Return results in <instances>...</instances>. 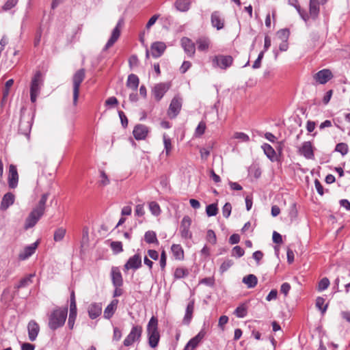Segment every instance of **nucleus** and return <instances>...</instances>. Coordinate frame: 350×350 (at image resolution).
Here are the masks:
<instances>
[{
    "label": "nucleus",
    "instance_id": "obj_1",
    "mask_svg": "<svg viewBox=\"0 0 350 350\" xmlns=\"http://www.w3.org/2000/svg\"><path fill=\"white\" fill-rule=\"evenodd\" d=\"M327 1V0H310L308 13L301 9L297 0H288V3L294 6L301 18L305 22H307L310 18L316 20L318 18L320 12V5L325 4Z\"/></svg>",
    "mask_w": 350,
    "mask_h": 350
},
{
    "label": "nucleus",
    "instance_id": "obj_2",
    "mask_svg": "<svg viewBox=\"0 0 350 350\" xmlns=\"http://www.w3.org/2000/svg\"><path fill=\"white\" fill-rule=\"evenodd\" d=\"M49 194L48 193H44L31 212L25 220V228L28 229L33 227L41 217L44 215L46 207V202L48 200Z\"/></svg>",
    "mask_w": 350,
    "mask_h": 350
},
{
    "label": "nucleus",
    "instance_id": "obj_3",
    "mask_svg": "<svg viewBox=\"0 0 350 350\" xmlns=\"http://www.w3.org/2000/svg\"><path fill=\"white\" fill-rule=\"evenodd\" d=\"M148 342L151 348H156L160 340V333L158 327V319L152 316L148 323L147 327Z\"/></svg>",
    "mask_w": 350,
    "mask_h": 350
},
{
    "label": "nucleus",
    "instance_id": "obj_4",
    "mask_svg": "<svg viewBox=\"0 0 350 350\" xmlns=\"http://www.w3.org/2000/svg\"><path fill=\"white\" fill-rule=\"evenodd\" d=\"M68 314V308H58L53 310L49 317V327L53 330L62 327L66 321Z\"/></svg>",
    "mask_w": 350,
    "mask_h": 350
},
{
    "label": "nucleus",
    "instance_id": "obj_5",
    "mask_svg": "<svg viewBox=\"0 0 350 350\" xmlns=\"http://www.w3.org/2000/svg\"><path fill=\"white\" fill-rule=\"evenodd\" d=\"M85 77V70L84 68H81L76 71L72 76V88H73V105H77L80 85Z\"/></svg>",
    "mask_w": 350,
    "mask_h": 350
},
{
    "label": "nucleus",
    "instance_id": "obj_6",
    "mask_svg": "<svg viewBox=\"0 0 350 350\" xmlns=\"http://www.w3.org/2000/svg\"><path fill=\"white\" fill-rule=\"evenodd\" d=\"M33 114L31 113H25L23 110H21V119L19 122L18 131L19 132L26 136H29L33 121Z\"/></svg>",
    "mask_w": 350,
    "mask_h": 350
},
{
    "label": "nucleus",
    "instance_id": "obj_7",
    "mask_svg": "<svg viewBox=\"0 0 350 350\" xmlns=\"http://www.w3.org/2000/svg\"><path fill=\"white\" fill-rule=\"evenodd\" d=\"M143 328L141 325H133L123 341V345L125 347H130L135 342H139L142 338Z\"/></svg>",
    "mask_w": 350,
    "mask_h": 350
},
{
    "label": "nucleus",
    "instance_id": "obj_8",
    "mask_svg": "<svg viewBox=\"0 0 350 350\" xmlns=\"http://www.w3.org/2000/svg\"><path fill=\"white\" fill-rule=\"evenodd\" d=\"M124 25V20L123 18H120L118 22L117 23L116 27L112 30L110 38H109L108 41L107 42L106 44L103 49V51H107L109 48H111L119 39L120 34H121V30Z\"/></svg>",
    "mask_w": 350,
    "mask_h": 350
},
{
    "label": "nucleus",
    "instance_id": "obj_9",
    "mask_svg": "<svg viewBox=\"0 0 350 350\" xmlns=\"http://www.w3.org/2000/svg\"><path fill=\"white\" fill-rule=\"evenodd\" d=\"M232 62L233 58L230 55H215L212 59V64L214 68H220L224 70L230 67L232 64Z\"/></svg>",
    "mask_w": 350,
    "mask_h": 350
},
{
    "label": "nucleus",
    "instance_id": "obj_10",
    "mask_svg": "<svg viewBox=\"0 0 350 350\" xmlns=\"http://www.w3.org/2000/svg\"><path fill=\"white\" fill-rule=\"evenodd\" d=\"M70 312L68 321V325L70 329H72L77 314L75 295L73 291L70 293Z\"/></svg>",
    "mask_w": 350,
    "mask_h": 350
},
{
    "label": "nucleus",
    "instance_id": "obj_11",
    "mask_svg": "<svg viewBox=\"0 0 350 350\" xmlns=\"http://www.w3.org/2000/svg\"><path fill=\"white\" fill-rule=\"evenodd\" d=\"M182 107V98L178 96H174L167 110L168 116L172 119L176 118L179 113Z\"/></svg>",
    "mask_w": 350,
    "mask_h": 350
},
{
    "label": "nucleus",
    "instance_id": "obj_12",
    "mask_svg": "<svg viewBox=\"0 0 350 350\" xmlns=\"http://www.w3.org/2000/svg\"><path fill=\"white\" fill-rule=\"evenodd\" d=\"M314 147L310 142H304L301 146L299 147L297 152L306 159H314Z\"/></svg>",
    "mask_w": 350,
    "mask_h": 350
},
{
    "label": "nucleus",
    "instance_id": "obj_13",
    "mask_svg": "<svg viewBox=\"0 0 350 350\" xmlns=\"http://www.w3.org/2000/svg\"><path fill=\"white\" fill-rule=\"evenodd\" d=\"M191 224V219L189 216H185L180 224V232L182 238L185 239H191L192 233L189 230Z\"/></svg>",
    "mask_w": 350,
    "mask_h": 350
},
{
    "label": "nucleus",
    "instance_id": "obj_14",
    "mask_svg": "<svg viewBox=\"0 0 350 350\" xmlns=\"http://www.w3.org/2000/svg\"><path fill=\"white\" fill-rule=\"evenodd\" d=\"M142 267V258L139 254L130 257L124 265V271L126 272L129 269L136 270Z\"/></svg>",
    "mask_w": 350,
    "mask_h": 350
},
{
    "label": "nucleus",
    "instance_id": "obj_15",
    "mask_svg": "<svg viewBox=\"0 0 350 350\" xmlns=\"http://www.w3.org/2000/svg\"><path fill=\"white\" fill-rule=\"evenodd\" d=\"M170 85L166 83H160L154 85L152 90V93L154 96V99L157 101H159L165 92L170 89Z\"/></svg>",
    "mask_w": 350,
    "mask_h": 350
},
{
    "label": "nucleus",
    "instance_id": "obj_16",
    "mask_svg": "<svg viewBox=\"0 0 350 350\" xmlns=\"http://www.w3.org/2000/svg\"><path fill=\"white\" fill-rule=\"evenodd\" d=\"M333 77L332 72L329 69H323L317 72L313 78L319 84H325Z\"/></svg>",
    "mask_w": 350,
    "mask_h": 350
},
{
    "label": "nucleus",
    "instance_id": "obj_17",
    "mask_svg": "<svg viewBox=\"0 0 350 350\" xmlns=\"http://www.w3.org/2000/svg\"><path fill=\"white\" fill-rule=\"evenodd\" d=\"M180 42L182 47L187 55L190 57H193L196 53V43L187 37L183 38Z\"/></svg>",
    "mask_w": 350,
    "mask_h": 350
},
{
    "label": "nucleus",
    "instance_id": "obj_18",
    "mask_svg": "<svg viewBox=\"0 0 350 350\" xmlns=\"http://www.w3.org/2000/svg\"><path fill=\"white\" fill-rule=\"evenodd\" d=\"M166 49V44L163 42H154L150 46L151 55L154 58L161 57Z\"/></svg>",
    "mask_w": 350,
    "mask_h": 350
},
{
    "label": "nucleus",
    "instance_id": "obj_19",
    "mask_svg": "<svg viewBox=\"0 0 350 350\" xmlns=\"http://www.w3.org/2000/svg\"><path fill=\"white\" fill-rule=\"evenodd\" d=\"M18 174L15 165H10L9 167L8 185L11 189H14L18 185Z\"/></svg>",
    "mask_w": 350,
    "mask_h": 350
},
{
    "label": "nucleus",
    "instance_id": "obj_20",
    "mask_svg": "<svg viewBox=\"0 0 350 350\" xmlns=\"http://www.w3.org/2000/svg\"><path fill=\"white\" fill-rule=\"evenodd\" d=\"M206 332L202 329L196 336L192 338L186 345L183 350H193L205 336Z\"/></svg>",
    "mask_w": 350,
    "mask_h": 350
},
{
    "label": "nucleus",
    "instance_id": "obj_21",
    "mask_svg": "<svg viewBox=\"0 0 350 350\" xmlns=\"http://www.w3.org/2000/svg\"><path fill=\"white\" fill-rule=\"evenodd\" d=\"M149 132L148 128L144 124H137L134 127L133 134L137 140L144 139Z\"/></svg>",
    "mask_w": 350,
    "mask_h": 350
},
{
    "label": "nucleus",
    "instance_id": "obj_22",
    "mask_svg": "<svg viewBox=\"0 0 350 350\" xmlns=\"http://www.w3.org/2000/svg\"><path fill=\"white\" fill-rule=\"evenodd\" d=\"M27 329L29 339L31 341L36 340L40 332L39 325L34 320H31L28 323Z\"/></svg>",
    "mask_w": 350,
    "mask_h": 350
},
{
    "label": "nucleus",
    "instance_id": "obj_23",
    "mask_svg": "<svg viewBox=\"0 0 350 350\" xmlns=\"http://www.w3.org/2000/svg\"><path fill=\"white\" fill-rule=\"evenodd\" d=\"M38 245V241H36L33 243L26 246L24 248V250L21 252L18 255V258L20 260H24L30 257L33 254H34L37 247Z\"/></svg>",
    "mask_w": 350,
    "mask_h": 350
},
{
    "label": "nucleus",
    "instance_id": "obj_24",
    "mask_svg": "<svg viewBox=\"0 0 350 350\" xmlns=\"http://www.w3.org/2000/svg\"><path fill=\"white\" fill-rule=\"evenodd\" d=\"M89 317L91 319H95L101 314L102 304L100 303H92L88 309Z\"/></svg>",
    "mask_w": 350,
    "mask_h": 350
},
{
    "label": "nucleus",
    "instance_id": "obj_25",
    "mask_svg": "<svg viewBox=\"0 0 350 350\" xmlns=\"http://www.w3.org/2000/svg\"><path fill=\"white\" fill-rule=\"evenodd\" d=\"M211 24L217 30H220L224 27V19L221 17L218 11H215L211 14Z\"/></svg>",
    "mask_w": 350,
    "mask_h": 350
},
{
    "label": "nucleus",
    "instance_id": "obj_26",
    "mask_svg": "<svg viewBox=\"0 0 350 350\" xmlns=\"http://www.w3.org/2000/svg\"><path fill=\"white\" fill-rule=\"evenodd\" d=\"M111 281L114 286H122L123 284V280L122 274L119 269L116 267H113L111 271Z\"/></svg>",
    "mask_w": 350,
    "mask_h": 350
},
{
    "label": "nucleus",
    "instance_id": "obj_27",
    "mask_svg": "<svg viewBox=\"0 0 350 350\" xmlns=\"http://www.w3.org/2000/svg\"><path fill=\"white\" fill-rule=\"evenodd\" d=\"M194 310V300H191L187 306L185 317L183 319V323L188 325L191 321L193 318V313Z\"/></svg>",
    "mask_w": 350,
    "mask_h": 350
},
{
    "label": "nucleus",
    "instance_id": "obj_28",
    "mask_svg": "<svg viewBox=\"0 0 350 350\" xmlns=\"http://www.w3.org/2000/svg\"><path fill=\"white\" fill-rule=\"evenodd\" d=\"M118 304V299H113L104 310V318L110 319L114 314Z\"/></svg>",
    "mask_w": 350,
    "mask_h": 350
},
{
    "label": "nucleus",
    "instance_id": "obj_29",
    "mask_svg": "<svg viewBox=\"0 0 350 350\" xmlns=\"http://www.w3.org/2000/svg\"><path fill=\"white\" fill-rule=\"evenodd\" d=\"M196 44L198 51L206 52L209 49L211 41L208 38L201 37L196 40Z\"/></svg>",
    "mask_w": 350,
    "mask_h": 350
},
{
    "label": "nucleus",
    "instance_id": "obj_30",
    "mask_svg": "<svg viewBox=\"0 0 350 350\" xmlns=\"http://www.w3.org/2000/svg\"><path fill=\"white\" fill-rule=\"evenodd\" d=\"M14 202V195L10 192L5 193L1 203V209L3 211L6 210L10 205L13 204Z\"/></svg>",
    "mask_w": 350,
    "mask_h": 350
},
{
    "label": "nucleus",
    "instance_id": "obj_31",
    "mask_svg": "<svg viewBox=\"0 0 350 350\" xmlns=\"http://www.w3.org/2000/svg\"><path fill=\"white\" fill-rule=\"evenodd\" d=\"M40 79L41 73L40 72H37L32 79L30 92H34L37 93L40 92V87L41 83Z\"/></svg>",
    "mask_w": 350,
    "mask_h": 350
},
{
    "label": "nucleus",
    "instance_id": "obj_32",
    "mask_svg": "<svg viewBox=\"0 0 350 350\" xmlns=\"http://www.w3.org/2000/svg\"><path fill=\"white\" fill-rule=\"evenodd\" d=\"M139 80L137 75L134 74H131L129 75L127 81H126V86L131 89H132L134 91H136L137 90V88L139 86Z\"/></svg>",
    "mask_w": 350,
    "mask_h": 350
},
{
    "label": "nucleus",
    "instance_id": "obj_33",
    "mask_svg": "<svg viewBox=\"0 0 350 350\" xmlns=\"http://www.w3.org/2000/svg\"><path fill=\"white\" fill-rule=\"evenodd\" d=\"M262 148L266 154V156L271 161H274L276 160V152L273 148L269 144H264L262 146Z\"/></svg>",
    "mask_w": 350,
    "mask_h": 350
},
{
    "label": "nucleus",
    "instance_id": "obj_34",
    "mask_svg": "<svg viewBox=\"0 0 350 350\" xmlns=\"http://www.w3.org/2000/svg\"><path fill=\"white\" fill-rule=\"evenodd\" d=\"M242 282L247 286V288H252L256 286L258 283V278L254 274H249L243 278Z\"/></svg>",
    "mask_w": 350,
    "mask_h": 350
},
{
    "label": "nucleus",
    "instance_id": "obj_35",
    "mask_svg": "<svg viewBox=\"0 0 350 350\" xmlns=\"http://www.w3.org/2000/svg\"><path fill=\"white\" fill-rule=\"evenodd\" d=\"M191 5L190 0H176L174 6L180 12H187L189 10Z\"/></svg>",
    "mask_w": 350,
    "mask_h": 350
},
{
    "label": "nucleus",
    "instance_id": "obj_36",
    "mask_svg": "<svg viewBox=\"0 0 350 350\" xmlns=\"http://www.w3.org/2000/svg\"><path fill=\"white\" fill-rule=\"evenodd\" d=\"M173 256L176 260H183L184 258V251L180 245L173 244L171 247Z\"/></svg>",
    "mask_w": 350,
    "mask_h": 350
},
{
    "label": "nucleus",
    "instance_id": "obj_37",
    "mask_svg": "<svg viewBox=\"0 0 350 350\" xmlns=\"http://www.w3.org/2000/svg\"><path fill=\"white\" fill-rule=\"evenodd\" d=\"M144 241L148 244H152V243H155L157 245L159 244V241L157 237V234L153 230H148L147 232H145Z\"/></svg>",
    "mask_w": 350,
    "mask_h": 350
},
{
    "label": "nucleus",
    "instance_id": "obj_38",
    "mask_svg": "<svg viewBox=\"0 0 350 350\" xmlns=\"http://www.w3.org/2000/svg\"><path fill=\"white\" fill-rule=\"evenodd\" d=\"M163 141L164 145V151L165 152L166 156H169L172 150V144L171 139L167 135V134L164 133L163 135Z\"/></svg>",
    "mask_w": 350,
    "mask_h": 350
},
{
    "label": "nucleus",
    "instance_id": "obj_39",
    "mask_svg": "<svg viewBox=\"0 0 350 350\" xmlns=\"http://www.w3.org/2000/svg\"><path fill=\"white\" fill-rule=\"evenodd\" d=\"M66 233V230L63 228L60 227L57 228L53 234V239L55 242H59L63 240V239L65 237V234Z\"/></svg>",
    "mask_w": 350,
    "mask_h": 350
},
{
    "label": "nucleus",
    "instance_id": "obj_40",
    "mask_svg": "<svg viewBox=\"0 0 350 350\" xmlns=\"http://www.w3.org/2000/svg\"><path fill=\"white\" fill-rule=\"evenodd\" d=\"M32 275H29L23 278H22L18 284L15 285L14 286V288H16V290H18L19 288H25L27 286H29L30 284L32 283V280H31V278H32Z\"/></svg>",
    "mask_w": 350,
    "mask_h": 350
},
{
    "label": "nucleus",
    "instance_id": "obj_41",
    "mask_svg": "<svg viewBox=\"0 0 350 350\" xmlns=\"http://www.w3.org/2000/svg\"><path fill=\"white\" fill-rule=\"evenodd\" d=\"M234 261L231 259H226L221 265L219 267V271L221 273H224L227 271L232 265Z\"/></svg>",
    "mask_w": 350,
    "mask_h": 350
},
{
    "label": "nucleus",
    "instance_id": "obj_42",
    "mask_svg": "<svg viewBox=\"0 0 350 350\" xmlns=\"http://www.w3.org/2000/svg\"><path fill=\"white\" fill-rule=\"evenodd\" d=\"M110 247L115 254H119L123 251L122 243L120 241H112Z\"/></svg>",
    "mask_w": 350,
    "mask_h": 350
},
{
    "label": "nucleus",
    "instance_id": "obj_43",
    "mask_svg": "<svg viewBox=\"0 0 350 350\" xmlns=\"http://www.w3.org/2000/svg\"><path fill=\"white\" fill-rule=\"evenodd\" d=\"M206 212L208 217L215 216L218 213V208L216 204H211L206 208Z\"/></svg>",
    "mask_w": 350,
    "mask_h": 350
},
{
    "label": "nucleus",
    "instance_id": "obj_44",
    "mask_svg": "<svg viewBox=\"0 0 350 350\" xmlns=\"http://www.w3.org/2000/svg\"><path fill=\"white\" fill-rule=\"evenodd\" d=\"M335 151L340 152L342 156L348 153V146L345 143H339L336 146Z\"/></svg>",
    "mask_w": 350,
    "mask_h": 350
},
{
    "label": "nucleus",
    "instance_id": "obj_45",
    "mask_svg": "<svg viewBox=\"0 0 350 350\" xmlns=\"http://www.w3.org/2000/svg\"><path fill=\"white\" fill-rule=\"evenodd\" d=\"M188 273L187 269L179 267L176 269L174 276L176 279H180L187 276Z\"/></svg>",
    "mask_w": 350,
    "mask_h": 350
},
{
    "label": "nucleus",
    "instance_id": "obj_46",
    "mask_svg": "<svg viewBox=\"0 0 350 350\" xmlns=\"http://www.w3.org/2000/svg\"><path fill=\"white\" fill-rule=\"evenodd\" d=\"M234 313L237 317L243 318L247 315V308L244 305H241L235 309Z\"/></svg>",
    "mask_w": 350,
    "mask_h": 350
},
{
    "label": "nucleus",
    "instance_id": "obj_47",
    "mask_svg": "<svg viewBox=\"0 0 350 350\" xmlns=\"http://www.w3.org/2000/svg\"><path fill=\"white\" fill-rule=\"evenodd\" d=\"M325 299L323 297H319L316 300V306L321 311L322 314H324L327 310V304L324 306Z\"/></svg>",
    "mask_w": 350,
    "mask_h": 350
},
{
    "label": "nucleus",
    "instance_id": "obj_48",
    "mask_svg": "<svg viewBox=\"0 0 350 350\" xmlns=\"http://www.w3.org/2000/svg\"><path fill=\"white\" fill-rule=\"evenodd\" d=\"M149 208H150V212L154 215H159L161 213V208H160V206L159 205V204L156 202H150L149 203Z\"/></svg>",
    "mask_w": 350,
    "mask_h": 350
},
{
    "label": "nucleus",
    "instance_id": "obj_49",
    "mask_svg": "<svg viewBox=\"0 0 350 350\" xmlns=\"http://www.w3.org/2000/svg\"><path fill=\"white\" fill-rule=\"evenodd\" d=\"M205 130H206V123L203 121H201L198 124L197 128L196 129L195 136L200 137L201 135H202L204 133Z\"/></svg>",
    "mask_w": 350,
    "mask_h": 350
},
{
    "label": "nucleus",
    "instance_id": "obj_50",
    "mask_svg": "<svg viewBox=\"0 0 350 350\" xmlns=\"http://www.w3.org/2000/svg\"><path fill=\"white\" fill-rule=\"evenodd\" d=\"M329 285V280L327 278H322L318 285V290L319 291H324L328 288Z\"/></svg>",
    "mask_w": 350,
    "mask_h": 350
},
{
    "label": "nucleus",
    "instance_id": "obj_51",
    "mask_svg": "<svg viewBox=\"0 0 350 350\" xmlns=\"http://www.w3.org/2000/svg\"><path fill=\"white\" fill-rule=\"evenodd\" d=\"M206 240L213 245L216 244L217 237L215 232L213 230H208L207 231Z\"/></svg>",
    "mask_w": 350,
    "mask_h": 350
},
{
    "label": "nucleus",
    "instance_id": "obj_52",
    "mask_svg": "<svg viewBox=\"0 0 350 350\" xmlns=\"http://www.w3.org/2000/svg\"><path fill=\"white\" fill-rule=\"evenodd\" d=\"M245 254L244 250L240 246H234L232 250V256L237 258L243 256Z\"/></svg>",
    "mask_w": 350,
    "mask_h": 350
},
{
    "label": "nucleus",
    "instance_id": "obj_53",
    "mask_svg": "<svg viewBox=\"0 0 350 350\" xmlns=\"http://www.w3.org/2000/svg\"><path fill=\"white\" fill-rule=\"evenodd\" d=\"M234 137L243 142H247L250 141V137L243 132H236L234 134Z\"/></svg>",
    "mask_w": 350,
    "mask_h": 350
},
{
    "label": "nucleus",
    "instance_id": "obj_54",
    "mask_svg": "<svg viewBox=\"0 0 350 350\" xmlns=\"http://www.w3.org/2000/svg\"><path fill=\"white\" fill-rule=\"evenodd\" d=\"M232 211V206L230 203L226 202L222 208L223 216L226 218L229 217Z\"/></svg>",
    "mask_w": 350,
    "mask_h": 350
},
{
    "label": "nucleus",
    "instance_id": "obj_55",
    "mask_svg": "<svg viewBox=\"0 0 350 350\" xmlns=\"http://www.w3.org/2000/svg\"><path fill=\"white\" fill-rule=\"evenodd\" d=\"M289 35H290V31L287 29H280V31H278V37L280 39L285 40V41H287V40L289 37Z\"/></svg>",
    "mask_w": 350,
    "mask_h": 350
},
{
    "label": "nucleus",
    "instance_id": "obj_56",
    "mask_svg": "<svg viewBox=\"0 0 350 350\" xmlns=\"http://www.w3.org/2000/svg\"><path fill=\"white\" fill-rule=\"evenodd\" d=\"M100 185L102 186H106L109 184L110 181L107 176V175L105 174L104 171L100 172Z\"/></svg>",
    "mask_w": 350,
    "mask_h": 350
},
{
    "label": "nucleus",
    "instance_id": "obj_57",
    "mask_svg": "<svg viewBox=\"0 0 350 350\" xmlns=\"http://www.w3.org/2000/svg\"><path fill=\"white\" fill-rule=\"evenodd\" d=\"M145 214L144 204H137L135 209V215L137 217H142Z\"/></svg>",
    "mask_w": 350,
    "mask_h": 350
},
{
    "label": "nucleus",
    "instance_id": "obj_58",
    "mask_svg": "<svg viewBox=\"0 0 350 350\" xmlns=\"http://www.w3.org/2000/svg\"><path fill=\"white\" fill-rule=\"evenodd\" d=\"M166 261H167V255L165 253V251L163 250L161 253V257H160V266L162 270L165 269V267L166 266Z\"/></svg>",
    "mask_w": 350,
    "mask_h": 350
},
{
    "label": "nucleus",
    "instance_id": "obj_59",
    "mask_svg": "<svg viewBox=\"0 0 350 350\" xmlns=\"http://www.w3.org/2000/svg\"><path fill=\"white\" fill-rule=\"evenodd\" d=\"M121 338H122L121 330L117 327H113V340L119 341Z\"/></svg>",
    "mask_w": 350,
    "mask_h": 350
},
{
    "label": "nucleus",
    "instance_id": "obj_60",
    "mask_svg": "<svg viewBox=\"0 0 350 350\" xmlns=\"http://www.w3.org/2000/svg\"><path fill=\"white\" fill-rule=\"evenodd\" d=\"M118 115L121 120L122 125L124 128L128 126V119L125 116L124 113L122 111H118Z\"/></svg>",
    "mask_w": 350,
    "mask_h": 350
},
{
    "label": "nucleus",
    "instance_id": "obj_61",
    "mask_svg": "<svg viewBox=\"0 0 350 350\" xmlns=\"http://www.w3.org/2000/svg\"><path fill=\"white\" fill-rule=\"evenodd\" d=\"M18 2V0H7L6 3L3 5V9L8 10L14 7Z\"/></svg>",
    "mask_w": 350,
    "mask_h": 350
},
{
    "label": "nucleus",
    "instance_id": "obj_62",
    "mask_svg": "<svg viewBox=\"0 0 350 350\" xmlns=\"http://www.w3.org/2000/svg\"><path fill=\"white\" fill-rule=\"evenodd\" d=\"M278 295V291L276 289L271 290L268 295L266 297V300L267 301H271L272 300L276 299Z\"/></svg>",
    "mask_w": 350,
    "mask_h": 350
},
{
    "label": "nucleus",
    "instance_id": "obj_63",
    "mask_svg": "<svg viewBox=\"0 0 350 350\" xmlns=\"http://www.w3.org/2000/svg\"><path fill=\"white\" fill-rule=\"evenodd\" d=\"M297 215V207H296V204L295 203H293L290 207V211H289V216L291 217V219L293 218H295Z\"/></svg>",
    "mask_w": 350,
    "mask_h": 350
},
{
    "label": "nucleus",
    "instance_id": "obj_64",
    "mask_svg": "<svg viewBox=\"0 0 350 350\" xmlns=\"http://www.w3.org/2000/svg\"><path fill=\"white\" fill-rule=\"evenodd\" d=\"M290 289H291V285L287 282H284L281 286L280 291L285 296H286L288 295Z\"/></svg>",
    "mask_w": 350,
    "mask_h": 350
}]
</instances>
